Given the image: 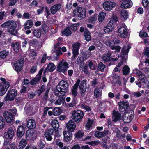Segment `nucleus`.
Wrapping results in <instances>:
<instances>
[{"label": "nucleus", "instance_id": "obj_1", "mask_svg": "<svg viewBox=\"0 0 149 149\" xmlns=\"http://www.w3.org/2000/svg\"><path fill=\"white\" fill-rule=\"evenodd\" d=\"M2 27L8 28V31L11 34L17 36L18 34L17 29L21 26L19 22L16 24L13 21H8L1 25Z\"/></svg>", "mask_w": 149, "mask_h": 149}, {"label": "nucleus", "instance_id": "obj_2", "mask_svg": "<svg viewBox=\"0 0 149 149\" xmlns=\"http://www.w3.org/2000/svg\"><path fill=\"white\" fill-rule=\"evenodd\" d=\"M15 130H13L11 127L8 128L7 132L4 133V141L2 149H10L9 148L6 146L10 143V141L15 134Z\"/></svg>", "mask_w": 149, "mask_h": 149}, {"label": "nucleus", "instance_id": "obj_3", "mask_svg": "<svg viewBox=\"0 0 149 149\" xmlns=\"http://www.w3.org/2000/svg\"><path fill=\"white\" fill-rule=\"evenodd\" d=\"M118 20V17L114 15L110 19V21L106 26L104 28V31L106 33H109L112 32L114 29L115 24Z\"/></svg>", "mask_w": 149, "mask_h": 149}, {"label": "nucleus", "instance_id": "obj_4", "mask_svg": "<svg viewBox=\"0 0 149 149\" xmlns=\"http://www.w3.org/2000/svg\"><path fill=\"white\" fill-rule=\"evenodd\" d=\"M73 16L79 20L84 19L86 16V10L85 8L78 7L73 11Z\"/></svg>", "mask_w": 149, "mask_h": 149}, {"label": "nucleus", "instance_id": "obj_5", "mask_svg": "<svg viewBox=\"0 0 149 149\" xmlns=\"http://www.w3.org/2000/svg\"><path fill=\"white\" fill-rule=\"evenodd\" d=\"M38 131L37 129L28 130L26 132V138L27 140H33L38 136Z\"/></svg>", "mask_w": 149, "mask_h": 149}, {"label": "nucleus", "instance_id": "obj_6", "mask_svg": "<svg viewBox=\"0 0 149 149\" xmlns=\"http://www.w3.org/2000/svg\"><path fill=\"white\" fill-rule=\"evenodd\" d=\"M84 113L81 110H74L71 116L72 119L76 122H79L82 119Z\"/></svg>", "mask_w": 149, "mask_h": 149}, {"label": "nucleus", "instance_id": "obj_7", "mask_svg": "<svg viewBox=\"0 0 149 149\" xmlns=\"http://www.w3.org/2000/svg\"><path fill=\"white\" fill-rule=\"evenodd\" d=\"M1 96L3 95L9 88L10 85L9 83L6 81L5 78L1 77Z\"/></svg>", "mask_w": 149, "mask_h": 149}, {"label": "nucleus", "instance_id": "obj_8", "mask_svg": "<svg viewBox=\"0 0 149 149\" xmlns=\"http://www.w3.org/2000/svg\"><path fill=\"white\" fill-rule=\"evenodd\" d=\"M69 85L67 82L65 80H62L60 81L56 86L57 88L59 89V91L63 93V95H65L68 91Z\"/></svg>", "mask_w": 149, "mask_h": 149}, {"label": "nucleus", "instance_id": "obj_9", "mask_svg": "<svg viewBox=\"0 0 149 149\" xmlns=\"http://www.w3.org/2000/svg\"><path fill=\"white\" fill-rule=\"evenodd\" d=\"M68 68V63L64 60H62L59 63L57 67V71L65 74Z\"/></svg>", "mask_w": 149, "mask_h": 149}, {"label": "nucleus", "instance_id": "obj_10", "mask_svg": "<svg viewBox=\"0 0 149 149\" xmlns=\"http://www.w3.org/2000/svg\"><path fill=\"white\" fill-rule=\"evenodd\" d=\"M24 59L21 58L19 60L15 61L13 64V68L15 71L18 73L22 69L23 66Z\"/></svg>", "mask_w": 149, "mask_h": 149}, {"label": "nucleus", "instance_id": "obj_11", "mask_svg": "<svg viewBox=\"0 0 149 149\" xmlns=\"http://www.w3.org/2000/svg\"><path fill=\"white\" fill-rule=\"evenodd\" d=\"M17 93V90L15 89H10L8 91L5 97V100L12 101L16 97Z\"/></svg>", "mask_w": 149, "mask_h": 149}, {"label": "nucleus", "instance_id": "obj_12", "mask_svg": "<svg viewBox=\"0 0 149 149\" xmlns=\"http://www.w3.org/2000/svg\"><path fill=\"white\" fill-rule=\"evenodd\" d=\"M118 33L119 36L124 38H126L128 32L126 28L123 26H120L118 30Z\"/></svg>", "mask_w": 149, "mask_h": 149}, {"label": "nucleus", "instance_id": "obj_13", "mask_svg": "<svg viewBox=\"0 0 149 149\" xmlns=\"http://www.w3.org/2000/svg\"><path fill=\"white\" fill-rule=\"evenodd\" d=\"M26 127L28 130L36 129V120L33 119L28 118L26 121Z\"/></svg>", "mask_w": 149, "mask_h": 149}, {"label": "nucleus", "instance_id": "obj_14", "mask_svg": "<svg viewBox=\"0 0 149 149\" xmlns=\"http://www.w3.org/2000/svg\"><path fill=\"white\" fill-rule=\"evenodd\" d=\"M54 130L53 128H52L45 129L44 136L47 140L50 141L52 139V136L53 135Z\"/></svg>", "mask_w": 149, "mask_h": 149}, {"label": "nucleus", "instance_id": "obj_15", "mask_svg": "<svg viewBox=\"0 0 149 149\" xmlns=\"http://www.w3.org/2000/svg\"><path fill=\"white\" fill-rule=\"evenodd\" d=\"M26 131L25 127L22 125L18 126L16 136L18 138H21L24 135Z\"/></svg>", "mask_w": 149, "mask_h": 149}, {"label": "nucleus", "instance_id": "obj_16", "mask_svg": "<svg viewBox=\"0 0 149 149\" xmlns=\"http://www.w3.org/2000/svg\"><path fill=\"white\" fill-rule=\"evenodd\" d=\"M116 4L115 3L107 1L103 3V6L106 10L109 11L115 7Z\"/></svg>", "mask_w": 149, "mask_h": 149}, {"label": "nucleus", "instance_id": "obj_17", "mask_svg": "<svg viewBox=\"0 0 149 149\" xmlns=\"http://www.w3.org/2000/svg\"><path fill=\"white\" fill-rule=\"evenodd\" d=\"M81 96L82 97L84 95V93L86 91V80H83L81 81L79 86Z\"/></svg>", "mask_w": 149, "mask_h": 149}, {"label": "nucleus", "instance_id": "obj_18", "mask_svg": "<svg viewBox=\"0 0 149 149\" xmlns=\"http://www.w3.org/2000/svg\"><path fill=\"white\" fill-rule=\"evenodd\" d=\"M66 127L67 129V131L73 132L75 129L76 125L74 121L70 120L66 123Z\"/></svg>", "mask_w": 149, "mask_h": 149}, {"label": "nucleus", "instance_id": "obj_19", "mask_svg": "<svg viewBox=\"0 0 149 149\" xmlns=\"http://www.w3.org/2000/svg\"><path fill=\"white\" fill-rule=\"evenodd\" d=\"M3 115L7 123H11L14 117L11 112L5 111Z\"/></svg>", "mask_w": 149, "mask_h": 149}, {"label": "nucleus", "instance_id": "obj_20", "mask_svg": "<svg viewBox=\"0 0 149 149\" xmlns=\"http://www.w3.org/2000/svg\"><path fill=\"white\" fill-rule=\"evenodd\" d=\"M72 132L68 131L65 130L63 132L64 140L65 142H69L71 140L72 138Z\"/></svg>", "mask_w": 149, "mask_h": 149}, {"label": "nucleus", "instance_id": "obj_21", "mask_svg": "<svg viewBox=\"0 0 149 149\" xmlns=\"http://www.w3.org/2000/svg\"><path fill=\"white\" fill-rule=\"evenodd\" d=\"M10 46L15 52L18 53L19 52L20 48V43L19 41H14L11 43Z\"/></svg>", "mask_w": 149, "mask_h": 149}, {"label": "nucleus", "instance_id": "obj_22", "mask_svg": "<svg viewBox=\"0 0 149 149\" xmlns=\"http://www.w3.org/2000/svg\"><path fill=\"white\" fill-rule=\"evenodd\" d=\"M121 6L122 8L127 9L130 8L132 6L133 3L131 0H123Z\"/></svg>", "mask_w": 149, "mask_h": 149}, {"label": "nucleus", "instance_id": "obj_23", "mask_svg": "<svg viewBox=\"0 0 149 149\" xmlns=\"http://www.w3.org/2000/svg\"><path fill=\"white\" fill-rule=\"evenodd\" d=\"M119 105V110L120 112H123L126 109H127L129 107L128 104L125 102H120Z\"/></svg>", "mask_w": 149, "mask_h": 149}, {"label": "nucleus", "instance_id": "obj_24", "mask_svg": "<svg viewBox=\"0 0 149 149\" xmlns=\"http://www.w3.org/2000/svg\"><path fill=\"white\" fill-rule=\"evenodd\" d=\"M11 39L9 38L7 40H1V47L6 48L11 45Z\"/></svg>", "mask_w": 149, "mask_h": 149}, {"label": "nucleus", "instance_id": "obj_25", "mask_svg": "<svg viewBox=\"0 0 149 149\" xmlns=\"http://www.w3.org/2000/svg\"><path fill=\"white\" fill-rule=\"evenodd\" d=\"M51 125L53 128L55 133L57 132L59 126V124L58 121L55 119H54L51 121Z\"/></svg>", "mask_w": 149, "mask_h": 149}, {"label": "nucleus", "instance_id": "obj_26", "mask_svg": "<svg viewBox=\"0 0 149 149\" xmlns=\"http://www.w3.org/2000/svg\"><path fill=\"white\" fill-rule=\"evenodd\" d=\"M121 117V114L119 113L118 111H113L112 115V118L113 119V121L116 122L120 121Z\"/></svg>", "mask_w": 149, "mask_h": 149}, {"label": "nucleus", "instance_id": "obj_27", "mask_svg": "<svg viewBox=\"0 0 149 149\" xmlns=\"http://www.w3.org/2000/svg\"><path fill=\"white\" fill-rule=\"evenodd\" d=\"M84 132L81 130L77 132L74 134V139L76 140H79L82 139L84 136Z\"/></svg>", "mask_w": 149, "mask_h": 149}, {"label": "nucleus", "instance_id": "obj_28", "mask_svg": "<svg viewBox=\"0 0 149 149\" xmlns=\"http://www.w3.org/2000/svg\"><path fill=\"white\" fill-rule=\"evenodd\" d=\"M48 27L47 26V23L45 22H42L41 27L40 29L41 31V33L42 34H45L47 33L48 29Z\"/></svg>", "mask_w": 149, "mask_h": 149}, {"label": "nucleus", "instance_id": "obj_29", "mask_svg": "<svg viewBox=\"0 0 149 149\" xmlns=\"http://www.w3.org/2000/svg\"><path fill=\"white\" fill-rule=\"evenodd\" d=\"M146 78H141L140 80H138L137 81H136L135 82L136 85H137L139 87L141 88L142 86H144V84L146 83Z\"/></svg>", "mask_w": 149, "mask_h": 149}, {"label": "nucleus", "instance_id": "obj_30", "mask_svg": "<svg viewBox=\"0 0 149 149\" xmlns=\"http://www.w3.org/2000/svg\"><path fill=\"white\" fill-rule=\"evenodd\" d=\"M88 63V65L91 70H95L97 66L96 63L93 60L91 61H88L86 63Z\"/></svg>", "mask_w": 149, "mask_h": 149}, {"label": "nucleus", "instance_id": "obj_31", "mask_svg": "<svg viewBox=\"0 0 149 149\" xmlns=\"http://www.w3.org/2000/svg\"><path fill=\"white\" fill-rule=\"evenodd\" d=\"M90 34L89 31L86 28L85 31L84 32V36L87 42H89L91 40V36Z\"/></svg>", "mask_w": 149, "mask_h": 149}, {"label": "nucleus", "instance_id": "obj_32", "mask_svg": "<svg viewBox=\"0 0 149 149\" xmlns=\"http://www.w3.org/2000/svg\"><path fill=\"white\" fill-rule=\"evenodd\" d=\"M45 85H42L39 89L36 91L35 92L37 93L38 96H40L43 92L45 90Z\"/></svg>", "mask_w": 149, "mask_h": 149}, {"label": "nucleus", "instance_id": "obj_33", "mask_svg": "<svg viewBox=\"0 0 149 149\" xmlns=\"http://www.w3.org/2000/svg\"><path fill=\"white\" fill-rule=\"evenodd\" d=\"M27 144V142L26 140L22 139L19 142L18 148L19 149H23Z\"/></svg>", "mask_w": 149, "mask_h": 149}, {"label": "nucleus", "instance_id": "obj_34", "mask_svg": "<svg viewBox=\"0 0 149 149\" xmlns=\"http://www.w3.org/2000/svg\"><path fill=\"white\" fill-rule=\"evenodd\" d=\"M84 54L83 55H79L77 60V63H80L81 65H84V61L86 59V57H84Z\"/></svg>", "mask_w": 149, "mask_h": 149}, {"label": "nucleus", "instance_id": "obj_35", "mask_svg": "<svg viewBox=\"0 0 149 149\" xmlns=\"http://www.w3.org/2000/svg\"><path fill=\"white\" fill-rule=\"evenodd\" d=\"M106 15V14L103 11L100 12L98 17L99 21L102 22L104 19Z\"/></svg>", "mask_w": 149, "mask_h": 149}, {"label": "nucleus", "instance_id": "obj_36", "mask_svg": "<svg viewBox=\"0 0 149 149\" xmlns=\"http://www.w3.org/2000/svg\"><path fill=\"white\" fill-rule=\"evenodd\" d=\"M33 33L35 36L38 38H39L42 33L41 30L40 29H36L33 31Z\"/></svg>", "mask_w": 149, "mask_h": 149}, {"label": "nucleus", "instance_id": "obj_37", "mask_svg": "<svg viewBox=\"0 0 149 149\" xmlns=\"http://www.w3.org/2000/svg\"><path fill=\"white\" fill-rule=\"evenodd\" d=\"M33 25V22L31 20H27L24 24L25 30L29 29L32 27Z\"/></svg>", "mask_w": 149, "mask_h": 149}, {"label": "nucleus", "instance_id": "obj_38", "mask_svg": "<svg viewBox=\"0 0 149 149\" xmlns=\"http://www.w3.org/2000/svg\"><path fill=\"white\" fill-rule=\"evenodd\" d=\"M62 33L66 36L70 35L72 32L68 26L64 30L61 31Z\"/></svg>", "mask_w": 149, "mask_h": 149}, {"label": "nucleus", "instance_id": "obj_39", "mask_svg": "<svg viewBox=\"0 0 149 149\" xmlns=\"http://www.w3.org/2000/svg\"><path fill=\"white\" fill-rule=\"evenodd\" d=\"M54 115L57 116L59 115L62 112V110L59 107H55L52 110Z\"/></svg>", "mask_w": 149, "mask_h": 149}, {"label": "nucleus", "instance_id": "obj_40", "mask_svg": "<svg viewBox=\"0 0 149 149\" xmlns=\"http://www.w3.org/2000/svg\"><path fill=\"white\" fill-rule=\"evenodd\" d=\"M9 54V51L4 50L1 51V58L3 59L6 58Z\"/></svg>", "mask_w": 149, "mask_h": 149}, {"label": "nucleus", "instance_id": "obj_41", "mask_svg": "<svg viewBox=\"0 0 149 149\" xmlns=\"http://www.w3.org/2000/svg\"><path fill=\"white\" fill-rule=\"evenodd\" d=\"M121 16L125 20L128 18V12L126 10H122L121 11Z\"/></svg>", "mask_w": 149, "mask_h": 149}, {"label": "nucleus", "instance_id": "obj_42", "mask_svg": "<svg viewBox=\"0 0 149 149\" xmlns=\"http://www.w3.org/2000/svg\"><path fill=\"white\" fill-rule=\"evenodd\" d=\"M46 67L48 69V70L50 72H53L56 68L55 65L52 63H49Z\"/></svg>", "mask_w": 149, "mask_h": 149}, {"label": "nucleus", "instance_id": "obj_43", "mask_svg": "<svg viewBox=\"0 0 149 149\" xmlns=\"http://www.w3.org/2000/svg\"><path fill=\"white\" fill-rule=\"evenodd\" d=\"M122 71L123 75H127L130 72V69L128 66L125 65L123 67Z\"/></svg>", "mask_w": 149, "mask_h": 149}, {"label": "nucleus", "instance_id": "obj_44", "mask_svg": "<svg viewBox=\"0 0 149 149\" xmlns=\"http://www.w3.org/2000/svg\"><path fill=\"white\" fill-rule=\"evenodd\" d=\"M41 78L36 76V77L33 78L31 81V84L32 85L36 84L39 82Z\"/></svg>", "mask_w": 149, "mask_h": 149}, {"label": "nucleus", "instance_id": "obj_45", "mask_svg": "<svg viewBox=\"0 0 149 149\" xmlns=\"http://www.w3.org/2000/svg\"><path fill=\"white\" fill-rule=\"evenodd\" d=\"M105 67V65L102 62H101L98 64L97 69L98 70H100L101 72H103Z\"/></svg>", "mask_w": 149, "mask_h": 149}, {"label": "nucleus", "instance_id": "obj_46", "mask_svg": "<svg viewBox=\"0 0 149 149\" xmlns=\"http://www.w3.org/2000/svg\"><path fill=\"white\" fill-rule=\"evenodd\" d=\"M72 50L73 56H72L71 58L73 60L75 59L78 55L79 50L72 49Z\"/></svg>", "mask_w": 149, "mask_h": 149}, {"label": "nucleus", "instance_id": "obj_47", "mask_svg": "<svg viewBox=\"0 0 149 149\" xmlns=\"http://www.w3.org/2000/svg\"><path fill=\"white\" fill-rule=\"evenodd\" d=\"M97 15L95 14L92 15L88 18V22L89 23H92L93 22H95L97 19Z\"/></svg>", "mask_w": 149, "mask_h": 149}, {"label": "nucleus", "instance_id": "obj_48", "mask_svg": "<svg viewBox=\"0 0 149 149\" xmlns=\"http://www.w3.org/2000/svg\"><path fill=\"white\" fill-rule=\"evenodd\" d=\"M80 45L81 44L80 43L77 42H74L72 44V49L79 50Z\"/></svg>", "mask_w": 149, "mask_h": 149}, {"label": "nucleus", "instance_id": "obj_49", "mask_svg": "<svg viewBox=\"0 0 149 149\" xmlns=\"http://www.w3.org/2000/svg\"><path fill=\"white\" fill-rule=\"evenodd\" d=\"M149 0H142V4L146 9L149 8Z\"/></svg>", "mask_w": 149, "mask_h": 149}, {"label": "nucleus", "instance_id": "obj_50", "mask_svg": "<svg viewBox=\"0 0 149 149\" xmlns=\"http://www.w3.org/2000/svg\"><path fill=\"white\" fill-rule=\"evenodd\" d=\"M121 49V47L119 45L112 46L111 47V49L112 50H115L116 52H119Z\"/></svg>", "mask_w": 149, "mask_h": 149}, {"label": "nucleus", "instance_id": "obj_51", "mask_svg": "<svg viewBox=\"0 0 149 149\" xmlns=\"http://www.w3.org/2000/svg\"><path fill=\"white\" fill-rule=\"evenodd\" d=\"M93 124V120H91L90 119H88L87 123L85 125V127L87 130H89L92 126Z\"/></svg>", "mask_w": 149, "mask_h": 149}, {"label": "nucleus", "instance_id": "obj_52", "mask_svg": "<svg viewBox=\"0 0 149 149\" xmlns=\"http://www.w3.org/2000/svg\"><path fill=\"white\" fill-rule=\"evenodd\" d=\"M28 43L29 45L32 46L33 45H36L38 44V42L36 40L33 39L28 41Z\"/></svg>", "mask_w": 149, "mask_h": 149}, {"label": "nucleus", "instance_id": "obj_53", "mask_svg": "<svg viewBox=\"0 0 149 149\" xmlns=\"http://www.w3.org/2000/svg\"><path fill=\"white\" fill-rule=\"evenodd\" d=\"M80 79H78L76 81L74 85L72 87V88L78 90V86L80 83Z\"/></svg>", "mask_w": 149, "mask_h": 149}, {"label": "nucleus", "instance_id": "obj_54", "mask_svg": "<svg viewBox=\"0 0 149 149\" xmlns=\"http://www.w3.org/2000/svg\"><path fill=\"white\" fill-rule=\"evenodd\" d=\"M76 99L75 98L73 97L71 102L68 104V106L70 107H72L76 104Z\"/></svg>", "mask_w": 149, "mask_h": 149}, {"label": "nucleus", "instance_id": "obj_55", "mask_svg": "<svg viewBox=\"0 0 149 149\" xmlns=\"http://www.w3.org/2000/svg\"><path fill=\"white\" fill-rule=\"evenodd\" d=\"M78 25L76 24H74L72 25H71L70 26H68L70 30L72 31H76L77 29V27Z\"/></svg>", "mask_w": 149, "mask_h": 149}, {"label": "nucleus", "instance_id": "obj_56", "mask_svg": "<svg viewBox=\"0 0 149 149\" xmlns=\"http://www.w3.org/2000/svg\"><path fill=\"white\" fill-rule=\"evenodd\" d=\"M49 90V89H48L46 91L43 97V100L46 101L47 100L48 96V93Z\"/></svg>", "mask_w": 149, "mask_h": 149}, {"label": "nucleus", "instance_id": "obj_57", "mask_svg": "<svg viewBox=\"0 0 149 149\" xmlns=\"http://www.w3.org/2000/svg\"><path fill=\"white\" fill-rule=\"evenodd\" d=\"M45 142L44 141H40L39 144L38 145V146L39 147L38 149H43L45 146Z\"/></svg>", "mask_w": 149, "mask_h": 149}, {"label": "nucleus", "instance_id": "obj_58", "mask_svg": "<svg viewBox=\"0 0 149 149\" xmlns=\"http://www.w3.org/2000/svg\"><path fill=\"white\" fill-rule=\"evenodd\" d=\"M102 59L105 62H109L111 60V57L107 55H104L102 57Z\"/></svg>", "mask_w": 149, "mask_h": 149}, {"label": "nucleus", "instance_id": "obj_59", "mask_svg": "<svg viewBox=\"0 0 149 149\" xmlns=\"http://www.w3.org/2000/svg\"><path fill=\"white\" fill-rule=\"evenodd\" d=\"M145 51L143 52L144 54L147 57L149 58V47H146L144 49Z\"/></svg>", "mask_w": 149, "mask_h": 149}, {"label": "nucleus", "instance_id": "obj_60", "mask_svg": "<svg viewBox=\"0 0 149 149\" xmlns=\"http://www.w3.org/2000/svg\"><path fill=\"white\" fill-rule=\"evenodd\" d=\"M39 7L40 9L37 10V13L38 15L42 13L44 9V7L43 6H40Z\"/></svg>", "mask_w": 149, "mask_h": 149}, {"label": "nucleus", "instance_id": "obj_61", "mask_svg": "<svg viewBox=\"0 0 149 149\" xmlns=\"http://www.w3.org/2000/svg\"><path fill=\"white\" fill-rule=\"evenodd\" d=\"M37 69V66L35 65H33L30 69V72L31 74H33L36 72Z\"/></svg>", "mask_w": 149, "mask_h": 149}, {"label": "nucleus", "instance_id": "obj_62", "mask_svg": "<svg viewBox=\"0 0 149 149\" xmlns=\"http://www.w3.org/2000/svg\"><path fill=\"white\" fill-rule=\"evenodd\" d=\"M53 6H54V8H55V9H57V11H58L61 7V5L60 3L55 4Z\"/></svg>", "mask_w": 149, "mask_h": 149}, {"label": "nucleus", "instance_id": "obj_63", "mask_svg": "<svg viewBox=\"0 0 149 149\" xmlns=\"http://www.w3.org/2000/svg\"><path fill=\"white\" fill-rule=\"evenodd\" d=\"M47 58V54L44 53L43 55L42 58L41 60V62L44 63L45 62Z\"/></svg>", "mask_w": 149, "mask_h": 149}, {"label": "nucleus", "instance_id": "obj_64", "mask_svg": "<svg viewBox=\"0 0 149 149\" xmlns=\"http://www.w3.org/2000/svg\"><path fill=\"white\" fill-rule=\"evenodd\" d=\"M132 95L136 97H138L141 96V94L139 92H133L132 93Z\"/></svg>", "mask_w": 149, "mask_h": 149}]
</instances>
